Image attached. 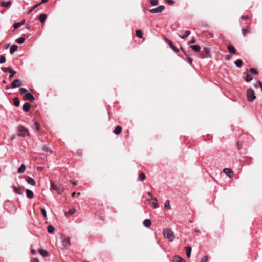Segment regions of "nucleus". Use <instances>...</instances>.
<instances>
[{
  "instance_id": "nucleus-1",
  "label": "nucleus",
  "mask_w": 262,
  "mask_h": 262,
  "mask_svg": "<svg viewBox=\"0 0 262 262\" xmlns=\"http://www.w3.org/2000/svg\"><path fill=\"white\" fill-rule=\"evenodd\" d=\"M163 233L164 237L170 242L173 241L175 238L174 232L169 228L164 229Z\"/></svg>"
},
{
  "instance_id": "nucleus-2",
  "label": "nucleus",
  "mask_w": 262,
  "mask_h": 262,
  "mask_svg": "<svg viewBox=\"0 0 262 262\" xmlns=\"http://www.w3.org/2000/svg\"><path fill=\"white\" fill-rule=\"evenodd\" d=\"M18 131L17 135L19 137H25L26 135H29L28 130L22 125L18 127Z\"/></svg>"
},
{
  "instance_id": "nucleus-3",
  "label": "nucleus",
  "mask_w": 262,
  "mask_h": 262,
  "mask_svg": "<svg viewBox=\"0 0 262 262\" xmlns=\"http://www.w3.org/2000/svg\"><path fill=\"white\" fill-rule=\"evenodd\" d=\"M247 100L249 102H253L255 99L254 90L251 88L248 89L247 91Z\"/></svg>"
},
{
  "instance_id": "nucleus-4",
  "label": "nucleus",
  "mask_w": 262,
  "mask_h": 262,
  "mask_svg": "<svg viewBox=\"0 0 262 262\" xmlns=\"http://www.w3.org/2000/svg\"><path fill=\"white\" fill-rule=\"evenodd\" d=\"M71 238L69 237H66L65 236H62V244L64 248L68 249L71 245Z\"/></svg>"
},
{
  "instance_id": "nucleus-5",
  "label": "nucleus",
  "mask_w": 262,
  "mask_h": 262,
  "mask_svg": "<svg viewBox=\"0 0 262 262\" xmlns=\"http://www.w3.org/2000/svg\"><path fill=\"white\" fill-rule=\"evenodd\" d=\"M165 7L163 5H160L157 8L152 9L150 10V12L151 13H158L162 12L164 9Z\"/></svg>"
},
{
  "instance_id": "nucleus-6",
  "label": "nucleus",
  "mask_w": 262,
  "mask_h": 262,
  "mask_svg": "<svg viewBox=\"0 0 262 262\" xmlns=\"http://www.w3.org/2000/svg\"><path fill=\"white\" fill-rule=\"evenodd\" d=\"M51 187L53 189L56 190L59 193H61L64 191V188H63L62 186H58L57 185H55L53 183L51 184Z\"/></svg>"
},
{
  "instance_id": "nucleus-7",
  "label": "nucleus",
  "mask_w": 262,
  "mask_h": 262,
  "mask_svg": "<svg viewBox=\"0 0 262 262\" xmlns=\"http://www.w3.org/2000/svg\"><path fill=\"white\" fill-rule=\"evenodd\" d=\"M21 84L22 83L20 80L18 79H15L11 83V87L12 88H16L20 86Z\"/></svg>"
},
{
  "instance_id": "nucleus-8",
  "label": "nucleus",
  "mask_w": 262,
  "mask_h": 262,
  "mask_svg": "<svg viewBox=\"0 0 262 262\" xmlns=\"http://www.w3.org/2000/svg\"><path fill=\"white\" fill-rule=\"evenodd\" d=\"M24 98V99L29 100L31 102H33L35 100L34 97L29 93L25 94Z\"/></svg>"
},
{
  "instance_id": "nucleus-9",
  "label": "nucleus",
  "mask_w": 262,
  "mask_h": 262,
  "mask_svg": "<svg viewBox=\"0 0 262 262\" xmlns=\"http://www.w3.org/2000/svg\"><path fill=\"white\" fill-rule=\"evenodd\" d=\"M224 172L229 178H231L233 174L232 170L229 168H225L224 169Z\"/></svg>"
},
{
  "instance_id": "nucleus-10",
  "label": "nucleus",
  "mask_w": 262,
  "mask_h": 262,
  "mask_svg": "<svg viewBox=\"0 0 262 262\" xmlns=\"http://www.w3.org/2000/svg\"><path fill=\"white\" fill-rule=\"evenodd\" d=\"M11 188L13 189V192L16 194L21 195L23 192L20 188L16 187L15 186H11Z\"/></svg>"
},
{
  "instance_id": "nucleus-11",
  "label": "nucleus",
  "mask_w": 262,
  "mask_h": 262,
  "mask_svg": "<svg viewBox=\"0 0 262 262\" xmlns=\"http://www.w3.org/2000/svg\"><path fill=\"white\" fill-rule=\"evenodd\" d=\"M167 40V42L168 43V45H169L170 47L176 52V53H178L179 52V49L176 47L172 42L169 40Z\"/></svg>"
},
{
  "instance_id": "nucleus-12",
  "label": "nucleus",
  "mask_w": 262,
  "mask_h": 262,
  "mask_svg": "<svg viewBox=\"0 0 262 262\" xmlns=\"http://www.w3.org/2000/svg\"><path fill=\"white\" fill-rule=\"evenodd\" d=\"M173 262H185V260L178 255H175L173 257Z\"/></svg>"
},
{
  "instance_id": "nucleus-13",
  "label": "nucleus",
  "mask_w": 262,
  "mask_h": 262,
  "mask_svg": "<svg viewBox=\"0 0 262 262\" xmlns=\"http://www.w3.org/2000/svg\"><path fill=\"white\" fill-rule=\"evenodd\" d=\"M26 181L29 184L32 186H35L36 184L35 180L31 177H27L26 178Z\"/></svg>"
},
{
  "instance_id": "nucleus-14",
  "label": "nucleus",
  "mask_w": 262,
  "mask_h": 262,
  "mask_svg": "<svg viewBox=\"0 0 262 262\" xmlns=\"http://www.w3.org/2000/svg\"><path fill=\"white\" fill-rule=\"evenodd\" d=\"M38 252L43 257H47L49 255V252L46 250L39 249Z\"/></svg>"
},
{
  "instance_id": "nucleus-15",
  "label": "nucleus",
  "mask_w": 262,
  "mask_h": 262,
  "mask_svg": "<svg viewBox=\"0 0 262 262\" xmlns=\"http://www.w3.org/2000/svg\"><path fill=\"white\" fill-rule=\"evenodd\" d=\"M228 48V50L229 51V52L231 53V54H235V52H236V50L234 48V47L231 45H229L227 47Z\"/></svg>"
},
{
  "instance_id": "nucleus-16",
  "label": "nucleus",
  "mask_w": 262,
  "mask_h": 262,
  "mask_svg": "<svg viewBox=\"0 0 262 262\" xmlns=\"http://www.w3.org/2000/svg\"><path fill=\"white\" fill-rule=\"evenodd\" d=\"M122 131L121 126L118 125L116 127L115 130L113 131V133L116 135H119L121 133Z\"/></svg>"
},
{
  "instance_id": "nucleus-17",
  "label": "nucleus",
  "mask_w": 262,
  "mask_h": 262,
  "mask_svg": "<svg viewBox=\"0 0 262 262\" xmlns=\"http://www.w3.org/2000/svg\"><path fill=\"white\" fill-rule=\"evenodd\" d=\"M144 225L146 227H149L151 225V221L150 219H146L143 222Z\"/></svg>"
},
{
  "instance_id": "nucleus-18",
  "label": "nucleus",
  "mask_w": 262,
  "mask_h": 262,
  "mask_svg": "<svg viewBox=\"0 0 262 262\" xmlns=\"http://www.w3.org/2000/svg\"><path fill=\"white\" fill-rule=\"evenodd\" d=\"M47 18V16L45 14H41L39 17V20L41 23H45Z\"/></svg>"
},
{
  "instance_id": "nucleus-19",
  "label": "nucleus",
  "mask_w": 262,
  "mask_h": 262,
  "mask_svg": "<svg viewBox=\"0 0 262 262\" xmlns=\"http://www.w3.org/2000/svg\"><path fill=\"white\" fill-rule=\"evenodd\" d=\"M185 249L186 250V254H187V256L188 257H190L191 256V250H192V248L190 246H186L185 247Z\"/></svg>"
},
{
  "instance_id": "nucleus-20",
  "label": "nucleus",
  "mask_w": 262,
  "mask_h": 262,
  "mask_svg": "<svg viewBox=\"0 0 262 262\" xmlns=\"http://www.w3.org/2000/svg\"><path fill=\"white\" fill-rule=\"evenodd\" d=\"M26 195L29 199H32L34 196L33 192L29 189L26 190Z\"/></svg>"
},
{
  "instance_id": "nucleus-21",
  "label": "nucleus",
  "mask_w": 262,
  "mask_h": 262,
  "mask_svg": "<svg viewBox=\"0 0 262 262\" xmlns=\"http://www.w3.org/2000/svg\"><path fill=\"white\" fill-rule=\"evenodd\" d=\"M11 1H7V2H4V1H3V2H1V6H3V7H8L9 6H10V5H11Z\"/></svg>"
},
{
  "instance_id": "nucleus-22",
  "label": "nucleus",
  "mask_w": 262,
  "mask_h": 262,
  "mask_svg": "<svg viewBox=\"0 0 262 262\" xmlns=\"http://www.w3.org/2000/svg\"><path fill=\"white\" fill-rule=\"evenodd\" d=\"M30 104L29 103H25L23 105V109L25 112H28L30 108Z\"/></svg>"
},
{
  "instance_id": "nucleus-23",
  "label": "nucleus",
  "mask_w": 262,
  "mask_h": 262,
  "mask_svg": "<svg viewBox=\"0 0 262 262\" xmlns=\"http://www.w3.org/2000/svg\"><path fill=\"white\" fill-rule=\"evenodd\" d=\"M18 46L16 45H13L11 46L10 49V54H13L17 49Z\"/></svg>"
},
{
  "instance_id": "nucleus-24",
  "label": "nucleus",
  "mask_w": 262,
  "mask_h": 262,
  "mask_svg": "<svg viewBox=\"0 0 262 262\" xmlns=\"http://www.w3.org/2000/svg\"><path fill=\"white\" fill-rule=\"evenodd\" d=\"M250 31V28L249 27H247L246 28H242V34L243 35V36H245L248 33H249Z\"/></svg>"
},
{
  "instance_id": "nucleus-25",
  "label": "nucleus",
  "mask_w": 262,
  "mask_h": 262,
  "mask_svg": "<svg viewBox=\"0 0 262 262\" xmlns=\"http://www.w3.org/2000/svg\"><path fill=\"white\" fill-rule=\"evenodd\" d=\"M190 48L195 52H199L200 50V47L198 45H191Z\"/></svg>"
},
{
  "instance_id": "nucleus-26",
  "label": "nucleus",
  "mask_w": 262,
  "mask_h": 262,
  "mask_svg": "<svg viewBox=\"0 0 262 262\" xmlns=\"http://www.w3.org/2000/svg\"><path fill=\"white\" fill-rule=\"evenodd\" d=\"M152 200V206L154 208L156 209L159 207V205L158 204V200L156 198H152L151 199Z\"/></svg>"
},
{
  "instance_id": "nucleus-27",
  "label": "nucleus",
  "mask_w": 262,
  "mask_h": 262,
  "mask_svg": "<svg viewBox=\"0 0 262 262\" xmlns=\"http://www.w3.org/2000/svg\"><path fill=\"white\" fill-rule=\"evenodd\" d=\"M26 169V166L24 164H21L20 167L18 169V172L19 173H23Z\"/></svg>"
},
{
  "instance_id": "nucleus-28",
  "label": "nucleus",
  "mask_w": 262,
  "mask_h": 262,
  "mask_svg": "<svg viewBox=\"0 0 262 262\" xmlns=\"http://www.w3.org/2000/svg\"><path fill=\"white\" fill-rule=\"evenodd\" d=\"M55 228L53 226L50 225L47 227L48 232L50 233H52L54 232Z\"/></svg>"
},
{
  "instance_id": "nucleus-29",
  "label": "nucleus",
  "mask_w": 262,
  "mask_h": 262,
  "mask_svg": "<svg viewBox=\"0 0 262 262\" xmlns=\"http://www.w3.org/2000/svg\"><path fill=\"white\" fill-rule=\"evenodd\" d=\"M191 34V32L189 30H187L185 31V34L183 35H181L180 36V37L182 39H185V38H186L187 36H188L189 35H190V34Z\"/></svg>"
},
{
  "instance_id": "nucleus-30",
  "label": "nucleus",
  "mask_w": 262,
  "mask_h": 262,
  "mask_svg": "<svg viewBox=\"0 0 262 262\" xmlns=\"http://www.w3.org/2000/svg\"><path fill=\"white\" fill-rule=\"evenodd\" d=\"M14 105L16 106H19L20 104V101L18 98L15 97L13 99Z\"/></svg>"
},
{
  "instance_id": "nucleus-31",
  "label": "nucleus",
  "mask_w": 262,
  "mask_h": 262,
  "mask_svg": "<svg viewBox=\"0 0 262 262\" xmlns=\"http://www.w3.org/2000/svg\"><path fill=\"white\" fill-rule=\"evenodd\" d=\"M252 80H253V76L250 74L248 73L247 74V76H246V78L245 80L248 82L252 81Z\"/></svg>"
},
{
  "instance_id": "nucleus-32",
  "label": "nucleus",
  "mask_w": 262,
  "mask_h": 262,
  "mask_svg": "<svg viewBox=\"0 0 262 262\" xmlns=\"http://www.w3.org/2000/svg\"><path fill=\"white\" fill-rule=\"evenodd\" d=\"M2 71L4 73L10 72V71H12V69L10 67H3L2 68Z\"/></svg>"
},
{
  "instance_id": "nucleus-33",
  "label": "nucleus",
  "mask_w": 262,
  "mask_h": 262,
  "mask_svg": "<svg viewBox=\"0 0 262 262\" xmlns=\"http://www.w3.org/2000/svg\"><path fill=\"white\" fill-rule=\"evenodd\" d=\"M145 174L144 173H141L139 174L138 179L141 181H143L145 180Z\"/></svg>"
},
{
  "instance_id": "nucleus-34",
  "label": "nucleus",
  "mask_w": 262,
  "mask_h": 262,
  "mask_svg": "<svg viewBox=\"0 0 262 262\" xmlns=\"http://www.w3.org/2000/svg\"><path fill=\"white\" fill-rule=\"evenodd\" d=\"M136 35L140 38H142L143 37V33L141 30H138L136 31Z\"/></svg>"
},
{
  "instance_id": "nucleus-35",
  "label": "nucleus",
  "mask_w": 262,
  "mask_h": 262,
  "mask_svg": "<svg viewBox=\"0 0 262 262\" xmlns=\"http://www.w3.org/2000/svg\"><path fill=\"white\" fill-rule=\"evenodd\" d=\"M40 5V4H37L36 5H34L28 12V14H30L35 9L38 7Z\"/></svg>"
},
{
  "instance_id": "nucleus-36",
  "label": "nucleus",
  "mask_w": 262,
  "mask_h": 262,
  "mask_svg": "<svg viewBox=\"0 0 262 262\" xmlns=\"http://www.w3.org/2000/svg\"><path fill=\"white\" fill-rule=\"evenodd\" d=\"M25 39L24 37H20L16 40V42L19 44L23 43L25 42Z\"/></svg>"
},
{
  "instance_id": "nucleus-37",
  "label": "nucleus",
  "mask_w": 262,
  "mask_h": 262,
  "mask_svg": "<svg viewBox=\"0 0 262 262\" xmlns=\"http://www.w3.org/2000/svg\"><path fill=\"white\" fill-rule=\"evenodd\" d=\"M164 207L167 210L170 209V202L169 200L166 201L165 204H164Z\"/></svg>"
},
{
  "instance_id": "nucleus-38",
  "label": "nucleus",
  "mask_w": 262,
  "mask_h": 262,
  "mask_svg": "<svg viewBox=\"0 0 262 262\" xmlns=\"http://www.w3.org/2000/svg\"><path fill=\"white\" fill-rule=\"evenodd\" d=\"M242 61L241 59H238L235 62V64L237 67H241L242 66Z\"/></svg>"
},
{
  "instance_id": "nucleus-39",
  "label": "nucleus",
  "mask_w": 262,
  "mask_h": 262,
  "mask_svg": "<svg viewBox=\"0 0 262 262\" xmlns=\"http://www.w3.org/2000/svg\"><path fill=\"white\" fill-rule=\"evenodd\" d=\"M9 73H10V75L9 76V80H11L14 77V75L16 73V72L14 70H12V71H10Z\"/></svg>"
},
{
  "instance_id": "nucleus-40",
  "label": "nucleus",
  "mask_w": 262,
  "mask_h": 262,
  "mask_svg": "<svg viewBox=\"0 0 262 262\" xmlns=\"http://www.w3.org/2000/svg\"><path fill=\"white\" fill-rule=\"evenodd\" d=\"M75 212V208H72V209H71L69 210V211L67 213H66V215H72L73 214H74Z\"/></svg>"
},
{
  "instance_id": "nucleus-41",
  "label": "nucleus",
  "mask_w": 262,
  "mask_h": 262,
  "mask_svg": "<svg viewBox=\"0 0 262 262\" xmlns=\"http://www.w3.org/2000/svg\"><path fill=\"white\" fill-rule=\"evenodd\" d=\"M249 71L252 73V74H258V71L254 68H251L249 69Z\"/></svg>"
},
{
  "instance_id": "nucleus-42",
  "label": "nucleus",
  "mask_w": 262,
  "mask_h": 262,
  "mask_svg": "<svg viewBox=\"0 0 262 262\" xmlns=\"http://www.w3.org/2000/svg\"><path fill=\"white\" fill-rule=\"evenodd\" d=\"M40 211L42 215L46 218L47 217V212L46 210L44 208H41Z\"/></svg>"
},
{
  "instance_id": "nucleus-43",
  "label": "nucleus",
  "mask_w": 262,
  "mask_h": 262,
  "mask_svg": "<svg viewBox=\"0 0 262 262\" xmlns=\"http://www.w3.org/2000/svg\"><path fill=\"white\" fill-rule=\"evenodd\" d=\"M6 61V58L4 56H0V64L4 63Z\"/></svg>"
},
{
  "instance_id": "nucleus-44",
  "label": "nucleus",
  "mask_w": 262,
  "mask_h": 262,
  "mask_svg": "<svg viewBox=\"0 0 262 262\" xmlns=\"http://www.w3.org/2000/svg\"><path fill=\"white\" fill-rule=\"evenodd\" d=\"M150 4L153 6H156L158 4V0H150Z\"/></svg>"
},
{
  "instance_id": "nucleus-45",
  "label": "nucleus",
  "mask_w": 262,
  "mask_h": 262,
  "mask_svg": "<svg viewBox=\"0 0 262 262\" xmlns=\"http://www.w3.org/2000/svg\"><path fill=\"white\" fill-rule=\"evenodd\" d=\"M208 257L207 256H204L201 260L200 262H207Z\"/></svg>"
},
{
  "instance_id": "nucleus-46",
  "label": "nucleus",
  "mask_w": 262,
  "mask_h": 262,
  "mask_svg": "<svg viewBox=\"0 0 262 262\" xmlns=\"http://www.w3.org/2000/svg\"><path fill=\"white\" fill-rule=\"evenodd\" d=\"M42 150H43L44 151H46V152H49V151H50V148H49V147L47 145H44V146H43Z\"/></svg>"
},
{
  "instance_id": "nucleus-47",
  "label": "nucleus",
  "mask_w": 262,
  "mask_h": 262,
  "mask_svg": "<svg viewBox=\"0 0 262 262\" xmlns=\"http://www.w3.org/2000/svg\"><path fill=\"white\" fill-rule=\"evenodd\" d=\"M21 26V24L19 23H16L13 24V27L15 29H16Z\"/></svg>"
},
{
  "instance_id": "nucleus-48",
  "label": "nucleus",
  "mask_w": 262,
  "mask_h": 262,
  "mask_svg": "<svg viewBox=\"0 0 262 262\" xmlns=\"http://www.w3.org/2000/svg\"><path fill=\"white\" fill-rule=\"evenodd\" d=\"M238 150H240L242 146V143L240 141H238L236 144Z\"/></svg>"
},
{
  "instance_id": "nucleus-49",
  "label": "nucleus",
  "mask_w": 262,
  "mask_h": 262,
  "mask_svg": "<svg viewBox=\"0 0 262 262\" xmlns=\"http://www.w3.org/2000/svg\"><path fill=\"white\" fill-rule=\"evenodd\" d=\"M19 91H20L21 94H25V93H26L27 92V90L25 88H21L19 89Z\"/></svg>"
},
{
  "instance_id": "nucleus-50",
  "label": "nucleus",
  "mask_w": 262,
  "mask_h": 262,
  "mask_svg": "<svg viewBox=\"0 0 262 262\" xmlns=\"http://www.w3.org/2000/svg\"><path fill=\"white\" fill-rule=\"evenodd\" d=\"M187 58L190 64L192 63L193 59L191 58L189 55H186Z\"/></svg>"
},
{
  "instance_id": "nucleus-51",
  "label": "nucleus",
  "mask_w": 262,
  "mask_h": 262,
  "mask_svg": "<svg viewBox=\"0 0 262 262\" xmlns=\"http://www.w3.org/2000/svg\"><path fill=\"white\" fill-rule=\"evenodd\" d=\"M34 125H35L36 130H38L39 129V126L38 123L37 122H35Z\"/></svg>"
},
{
  "instance_id": "nucleus-52",
  "label": "nucleus",
  "mask_w": 262,
  "mask_h": 262,
  "mask_svg": "<svg viewBox=\"0 0 262 262\" xmlns=\"http://www.w3.org/2000/svg\"><path fill=\"white\" fill-rule=\"evenodd\" d=\"M242 19L244 20H247L248 19L249 17L247 15H245V16H242L241 17Z\"/></svg>"
},
{
  "instance_id": "nucleus-53",
  "label": "nucleus",
  "mask_w": 262,
  "mask_h": 262,
  "mask_svg": "<svg viewBox=\"0 0 262 262\" xmlns=\"http://www.w3.org/2000/svg\"><path fill=\"white\" fill-rule=\"evenodd\" d=\"M166 2L169 5H172L174 3L173 0H166Z\"/></svg>"
},
{
  "instance_id": "nucleus-54",
  "label": "nucleus",
  "mask_w": 262,
  "mask_h": 262,
  "mask_svg": "<svg viewBox=\"0 0 262 262\" xmlns=\"http://www.w3.org/2000/svg\"><path fill=\"white\" fill-rule=\"evenodd\" d=\"M204 51L206 53V54H209L210 52V49L209 48H207V47H205L204 48Z\"/></svg>"
},
{
  "instance_id": "nucleus-55",
  "label": "nucleus",
  "mask_w": 262,
  "mask_h": 262,
  "mask_svg": "<svg viewBox=\"0 0 262 262\" xmlns=\"http://www.w3.org/2000/svg\"><path fill=\"white\" fill-rule=\"evenodd\" d=\"M31 262H39V260L37 258H34L31 260Z\"/></svg>"
},
{
  "instance_id": "nucleus-56",
  "label": "nucleus",
  "mask_w": 262,
  "mask_h": 262,
  "mask_svg": "<svg viewBox=\"0 0 262 262\" xmlns=\"http://www.w3.org/2000/svg\"><path fill=\"white\" fill-rule=\"evenodd\" d=\"M48 0H41V2L39 3L40 5L46 3Z\"/></svg>"
},
{
  "instance_id": "nucleus-57",
  "label": "nucleus",
  "mask_w": 262,
  "mask_h": 262,
  "mask_svg": "<svg viewBox=\"0 0 262 262\" xmlns=\"http://www.w3.org/2000/svg\"><path fill=\"white\" fill-rule=\"evenodd\" d=\"M231 56L230 55H228L226 56V59L227 60H229L230 59Z\"/></svg>"
},
{
  "instance_id": "nucleus-58",
  "label": "nucleus",
  "mask_w": 262,
  "mask_h": 262,
  "mask_svg": "<svg viewBox=\"0 0 262 262\" xmlns=\"http://www.w3.org/2000/svg\"><path fill=\"white\" fill-rule=\"evenodd\" d=\"M31 252L32 254H35L36 253V251H35V250L32 249H31Z\"/></svg>"
},
{
  "instance_id": "nucleus-59",
  "label": "nucleus",
  "mask_w": 262,
  "mask_h": 262,
  "mask_svg": "<svg viewBox=\"0 0 262 262\" xmlns=\"http://www.w3.org/2000/svg\"><path fill=\"white\" fill-rule=\"evenodd\" d=\"M71 182L74 185H76L77 184V181H71Z\"/></svg>"
},
{
  "instance_id": "nucleus-60",
  "label": "nucleus",
  "mask_w": 262,
  "mask_h": 262,
  "mask_svg": "<svg viewBox=\"0 0 262 262\" xmlns=\"http://www.w3.org/2000/svg\"><path fill=\"white\" fill-rule=\"evenodd\" d=\"M195 42V40H191V41H190L189 42V44H190V43H194Z\"/></svg>"
},
{
  "instance_id": "nucleus-61",
  "label": "nucleus",
  "mask_w": 262,
  "mask_h": 262,
  "mask_svg": "<svg viewBox=\"0 0 262 262\" xmlns=\"http://www.w3.org/2000/svg\"><path fill=\"white\" fill-rule=\"evenodd\" d=\"M181 50L182 51H183V52L185 54V55L186 56V55H187L186 53V52L185 51V50L183 49V48H181Z\"/></svg>"
},
{
  "instance_id": "nucleus-62",
  "label": "nucleus",
  "mask_w": 262,
  "mask_h": 262,
  "mask_svg": "<svg viewBox=\"0 0 262 262\" xmlns=\"http://www.w3.org/2000/svg\"><path fill=\"white\" fill-rule=\"evenodd\" d=\"M147 195H148V196H152V194H151V193L150 192H148L147 193Z\"/></svg>"
},
{
  "instance_id": "nucleus-63",
  "label": "nucleus",
  "mask_w": 262,
  "mask_h": 262,
  "mask_svg": "<svg viewBox=\"0 0 262 262\" xmlns=\"http://www.w3.org/2000/svg\"><path fill=\"white\" fill-rule=\"evenodd\" d=\"M19 24H21V26H22L25 23V20H23L21 22H19Z\"/></svg>"
},
{
  "instance_id": "nucleus-64",
  "label": "nucleus",
  "mask_w": 262,
  "mask_h": 262,
  "mask_svg": "<svg viewBox=\"0 0 262 262\" xmlns=\"http://www.w3.org/2000/svg\"><path fill=\"white\" fill-rule=\"evenodd\" d=\"M26 28H27V29H28V30H29V29H30V26H29V25H28V24H27V25H26Z\"/></svg>"
}]
</instances>
